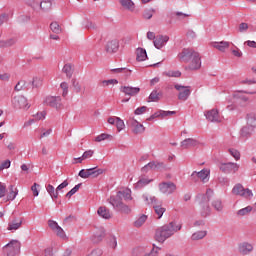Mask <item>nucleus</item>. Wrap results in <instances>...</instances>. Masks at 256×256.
Listing matches in <instances>:
<instances>
[{
    "mask_svg": "<svg viewBox=\"0 0 256 256\" xmlns=\"http://www.w3.org/2000/svg\"><path fill=\"white\" fill-rule=\"evenodd\" d=\"M183 226L177 222H170L156 229L154 239L158 243H165L169 237H173L174 233L181 231Z\"/></svg>",
    "mask_w": 256,
    "mask_h": 256,
    "instance_id": "1",
    "label": "nucleus"
},
{
    "mask_svg": "<svg viewBox=\"0 0 256 256\" xmlns=\"http://www.w3.org/2000/svg\"><path fill=\"white\" fill-rule=\"evenodd\" d=\"M256 129V113L250 112L246 115V125L241 129L242 137H251Z\"/></svg>",
    "mask_w": 256,
    "mask_h": 256,
    "instance_id": "2",
    "label": "nucleus"
},
{
    "mask_svg": "<svg viewBox=\"0 0 256 256\" xmlns=\"http://www.w3.org/2000/svg\"><path fill=\"white\" fill-rule=\"evenodd\" d=\"M4 251L8 256H15L21 251V242L18 240H12L4 246Z\"/></svg>",
    "mask_w": 256,
    "mask_h": 256,
    "instance_id": "3",
    "label": "nucleus"
},
{
    "mask_svg": "<svg viewBox=\"0 0 256 256\" xmlns=\"http://www.w3.org/2000/svg\"><path fill=\"white\" fill-rule=\"evenodd\" d=\"M233 195H239L240 197H244V199H251L253 197V191L249 188H244L243 185L237 184L232 189Z\"/></svg>",
    "mask_w": 256,
    "mask_h": 256,
    "instance_id": "4",
    "label": "nucleus"
},
{
    "mask_svg": "<svg viewBox=\"0 0 256 256\" xmlns=\"http://www.w3.org/2000/svg\"><path fill=\"white\" fill-rule=\"evenodd\" d=\"M197 51L191 49V48H184L179 54L178 59L181 61V63H189L191 59L194 57V55H197Z\"/></svg>",
    "mask_w": 256,
    "mask_h": 256,
    "instance_id": "5",
    "label": "nucleus"
},
{
    "mask_svg": "<svg viewBox=\"0 0 256 256\" xmlns=\"http://www.w3.org/2000/svg\"><path fill=\"white\" fill-rule=\"evenodd\" d=\"M79 177L82 179H89V177L96 178L98 175H103V169L89 168V169H82L79 172Z\"/></svg>",
    "mask_w": 256,
    "mask_h": 256,
    "instance_id": "6",
    "label": "nucleus"
},
{
    "mask_svg": "<svg viewBox=\"0 0 256 256\" xmlns=\"http://www.w3.org/2000/svg\"><path fill=\"white\" fill-rule=\"evenodd\" d=\"M128 125L131 128L132 133H134L135 135L145 133V126H143L141 122L135 120V118H130L128 121Z\"/></svg>",
    "mask_w": 256,
    "mask_h": 256,
    "instance_id": "7",
    "label": "nucleus"
},
{
    "mask_svg": "<svg viewBox=\"0 0 256 256\" xmlns=\"http://www.w3.org/2000/svg\"><path fill=\"white\" fill-rule=\"evenodd\" d=\"M159 190L164 195H171L177 191V185L173 182H162L159 184Z\"/></svg>",
    "mask_w": 256,
    "mask_h": 256,
    "instance_id": "8",
    "label": "nucleus"
},
{
    "mask_svg": "<svg viewBox=\"0 0 256 256\" xmlns=\"http://www.w3.org/2000/svg\"><path fill=\"white\" fill-rule=\"evenodd\" d=\"M52 1L53 0H42L39 4V2H31V7L32 9H34V11H39V9L41 11H49V9H51V5H52Z\"/></svg>",
    "mask_w": 256,
    "mask_h": 256,
    "instance_id": "9",
    "label": "nucleus"
},
{
    "mask_svg": "<svg viewBox=\"0 0 256 256\" xmlns=\"http://www.w3.org/2000/svg\"><path fill=\"white\" fill-rule=\"evenodd\" d=\"M174 88L179 91L178 99L180 101H187L189 99V95H191V89L189 86H181L179 84H176Z\"/></svg>",
    "mask_w": 256,
    "mask_h": 256,
    "instance_id": "10",
    "label": "nucleus"
},
{
    "mask_svg": "<svg viewBox=\"0 0 256 256\" xmlns=\"http://www.w3.org/2000/svg\"><path fill=\"white\" fill-rule=\"evenodd\" d=\"M13 105L16 107V109H23L24 111H27L29 107V103L27 102V98L25 96H15L13 99Z\"/></svg>",
    "mask_w": 256,
    "mask_h": 256,
    "instance_id": "11",
    "label": "nucleus"
},
{
    "mask_svg": "<svg viewBox=\"0 0 256 256\" xmlns=\"http://www.w3.org/2000/svg\"><path fill=\"white\" fill-rule=\"evenodd\" d=\"M186 63H188V69L190 71H197L198 69H201V55L199 52L194 54V57Z\"/></svg>",
    "mask_w": 256,
    "mask_h": 256,
    "instance_id": "12",
    "label": "nucleus"
},
{
    "mask_svg": "<svg viewBox=\"0 0 256 256\" xmlns=\"http://www.w3.org/2000/svg\"><path fill=\"white\" fill-rule=\"evenodd\" d=\"M120 91L128 97H136V95H139V93H141V88L133 86H122L120 88Z\"/></svg>",
    "mask_w": 256,
    "mask_h": 256,
    "instance_id": "13",
    "label": "nucleus"
},
{
    "mask_svg": "<svg viewBox=\"0 0 256 256\" xmlns=\"http://www.w3.org/2000/svg\"><path fill=\"white\" fill-rule=\"evenodd\" d=\"M206 119L211 121V123H221V121H223V117L219 115V110L217 109L209 110L206 113Z\"/></svg>",
    "mask_w": 256,
    "mask_h": 256,
    "instance_id": "14",
    "label": "nucleus"
},
{
    "mask_svg": "<svg viewBox=\"0 0 256 256\" xmlns=\"http://www.w3.org/2000/svg\"><path fill=\"white\" fill-rule=\"evenodd\" d=\"M220 169L223 173H237L239 171V164L233 162L224 163L221 164Z\"/></svg>",
    "mask_w": 256,
    "mask_h": 256,
    "instance_id": "15",
    "label": "nucleus"
},
{
    "mask_svg": "<svg viewBox=\"0 0 256 256\" xmlns=\"http://www.w3.org/2000/svg\"><path fill=\"white\" fill-rule=\"evenodd\" d=\"M60 103H61L60 97L47 96L44 99V105H48L49 107H54L55 109L59 108Z\"/></svg>",
    "mask_w": 256,
    "mask_h": 256,
    "instance_id": "16",
    "label": "nucleus"
},
{
    "mask_svg": "<svg viewBox=\"0 0 256 256\" xmlns=\"http://www.w3.org/2000/svg\"><path fill=\"white\" fill-rule=\"evenodd\" d=\"M169 41V36L167 35H158L156 36L155 40L153 41L154 47L156 49H163L165 47V44Z\"/></svg>",
    "mask_w": 256,
    "mask_h": 256,
    "instance_id": "17",
    "label": "nucleus"
},
{
    "mask_svg": "<svg viewBox=\"0 0 256 256\" xmlns=\"http://www.w3.org/2000/svg\"><path fill=\"white\" fill-rule=\"evenodd\" d=\"M22 225H23L22 218H14L8 223L7 230L12 232L17 231L18 229H21Z\"/></svg>",
    "mask_w": 256,
    "mask_h": 256,
    "instance_id": "18",
    "label": "nucleus"
},
{
    "mask_svg": "<svg viewBox=\"0 0 256 256\" xmlns=\"http://www.w3.org/2000/svg\"><path fill=\"white\" fill-rule=\"evenodd\" d=\"M210 173L211 172L209 170L203 169L200 172L194 171L192 173V177H198V179H200L202 183H207V181H209Z\"/></svg>",
    "mask_w": 256,
    "mask_h": 256,
    "instance_id": "19",
    "label": "nucleus"
},
{
    "mask_svg": "<svg viewBox=\"0 0 256 256\" xmlns=\"http://www.w3.org/2000/svg\"><path fill=\"white\" fill-rule=\"evenodd\" d=\"M97 215L101 217V219L109 220L113 217V213L106 206H100L97 210Z\"/></svg>",
    "mask_w": 256,
    "mask_h": 256,
    "instance_id": "20",
    "label": "nucleus"
},
{
    "mask_svg": "<svg viewBox=\"0 0 256 256\" xmlns=\"http://www.w3.org/2000/svg\"><path fill=\"white\" fill-rule=\"evenodd\" d=\"M109 203L114 207V209H119L124 203L123 198L119 195V192L115 196L110 197Z\"/></svg>",
    "mask_w": 256,
    "mask_h": 256,
    "instance_id": "21",
    "label": "nucleus"
},
{
    "mask_svg": "<svg viewBox=\"0 0 256 256\" xmlns=\"http://www.w3.org/2000/svg\"><path fill=\"white\" fill-rule=\"evenodd\" d=\"M106 51L107 53H117L119 51V40L113 39L108 41Z\"/></svg>",
    "mask_w": 256,
    "mask_h": 256,
    "instance_id": "22",
    "label": "nucleus"
},
{
    "mask_svg": "<svg viewBox=\"0 0 256 256\" xmlns=\"http://www.w3.org/2000/svg\"><path fill=\"white\" fill-rule=\"evenodd\" d=\"M19 195V189L15 185L8 187V193L6 195V201H15V198Z\"/></svg>",
    "mask_w": 256,
    "mask_h": 256,
    "instance_id": "23",
    "label": "nucleus"
},
{
    "mask_svg": "<svg viewBox=\"0 0 256 256\" xmlns=\"http://www.w3.org/2000/svg\"><path fill=\"white\" fill-rule=\"evenodd\" d=\"M238 249L240 253H242L243 255H249V253L253 252L254 248H253V244L249 242H243L239 244Z\"/></svg>",
    "mask_w": 256,
    "mask_h": 256,
    "instance_id": "24",
    "label": "nucleus"
},
{
    "mask_svg": "<svg viewBox=\"0 0 256 256\" xmlns=\"http://www.w3.org/2000/svg\"><path fill=\"white\" fill-rule=\"evenodd\" d=\"M243 93H248V95H255L256 94V92L235 91L232 94V97L234 99H240V101H243V103H247L249 101V97L243 95Z\"/></svg>",
    "mask_w": 256,
    "mask_h": 256,
    "instance_id": "25",
    "label": "nucleus"
},
{
    "mask_svg": "<svg viewBox=\"0 0 256 256\" xmlns=\"http://www.w3.org/2000/svg\"><path fill=\"white\" fill-rule=\"evenodd\" d=\"M211 47H213L214 49H217L218 51H221V53H225V50L229 49V42L227 41L212 42Z\"/></svg>",
    "mask_w": 256,
    "mask_h": 256,
    "instance_id": "26",
    "label": "nucleus"
},
{
    "mask_svg": "<svg viewBox=\"0 0 256 256\" xmlns=\"http://www.w3.org/2000/svg\"><path fill=\"white\" fill-rule=\"evenodd\" d=\"M161 97H163V94L157 90H154L149 95L147 103H157V101H160Z\"/></svg>",
    "mask_w": 256,
    "mask_h": 256,
    "instance_id": "27",
    "label": "nucleus"
},
{
    "mask_svg": "<svg viewBox=\"0 0 256 256\" xmlns=\"http://www.w3.org/2000/svg\"><path fill=\"white\" fill-rule=\"evenodd\" d=\"M149 183H153V179L149 178V177H141L136 185L135 188L136 189H143V187H146V185H149Z\"/></svg>",
    "mask_w": 256,
    "mask_h": 256,
    "instance_id": "28",
    "label": "nucleus"
},
{
    "mask_svg": "<svg viewBox=\"0 0 256 256\" xmlns=\"http://www.w3.org/2000/svg\"><path fill=\"white\" fill-rule=\"evenodd\" d=\"M160 167H163V164L161 163H156V162H150L148 163L147 165H145L143 168H142V171L144 173H147V171H153L155 169H160Z\"/></svg>",
    "mask_w": 256,
    "mask_h": 256,
    "instance_id": "29",
    "label": "nucleus"
},
{
    "mask_svg": "<svg viewBox=\"0 0 256 256\" xmlns=\"http://www.w3.org/2000/svg\"><path fill=\"white\" fill-rule=\"evenodd\" d=\"M120 5L127 11H135V3L131 0H119Z\"/></svg>",
    "mask_w": 256,
    "mask_h": 256,
    "instance_id": "30",
    "label": "nucleus"
},
{
    "mask_svg": "<svg viewBox=\"0 0 256 256\" xmlns=\"http://www.w3.org/2000/svg\"><path fill=\"white\" fill-rule=\"evenodd\" d=\"M197 145H199V142H197V140L193 138H188L181 142V147H183L184 149H187L189 147H197Z\"/></svg>",
    "mask_w": 256,
    "mask_h": 256,
    "instance_id": "31",
    "label": "nucleus"
},
{
    "mask_svg": "<svg viewBox=\"0 0 256 256\" xmlns=\"http://www.w3.org/2000/svg\"><path fill=\"white\" fill-rule=\"evenodd\" d=\"M253 212V206H246L240 210L237 211L236 215L238 217H246V215H251V213Z\"/></svg>",
    "mask_w": 256,
    "mask_h": 256,
    "instance_id": "32",
    "label": "nucleus"
},
{
    "mask_svg": "<svg viewBox=\"0 0 256 256\" xmlns=\"http://www.w3.org/2000/svg\"><path fill=\"white\" fill-rule=\"evenodd\" d=\"M147 221V215L142 214L140 217H138L134 222H133V227L136 229H140L142 225H145Z\"/></svg>",
    "mask_w": 256,
    "mask_h": 256,
    "instance_id": "33",
    "label": "nucleus"
},
{
    "mask_svg": "<svg viewBox=\"0 0 256 256\" xmlns=\"http://www.w3.org/2000/svg\"><path fill=\"white\" fill-rule=\"evenodd\" d=\"M153 209H154L158 219H161L163 217V214L165 213V211H167V209H165V207H163V205L157 204V203H155L153 205Z\"/></svg>",
    "mask_w": 256,
    "mask_h": 256,
    "instance_id": "34",
    "label": "nucleus"
},
{
    "mask_svg": "<svg viewBox=\"0 0 256 256\" xmlns=\"http://www.w3.org/2000/svg\"><path fill=\"white\" fill-rule=\"evenodd\" d=\"M147 59V51L143 48L136 49V60L137 61H146Z\"/></svg>",
    "mask_w": 256,
    "mask_h": 256,
    "instance_id": "35",
    "label": "nucleus"
},
{
    "mask_svg": "<svg viewBox=\"0 0 256 256\" xmlns=\"http://www.w3.org/2000/svg\"><path fill=\"white\" fill-rule=\"evenodd\" d=\"M124 201H133V196H131V189H124L118 192Z\"/></svg>",
    "mask_w": 256,
    "mask_h": 256,
    "instance_id": "36",
    "label": "nucleus"
},
{
    "mask_svg": "<svg viewBox=\"0 0 256 256\" xmlns=\"http://www.w3.org/2000/svg\"><path fill=\"white\" fill-rule=\"evenodd\" d=\"M46 190L52 199H57L59 197V192H58L57 188L55 189V187L53 185L48 184L46 187Z\"/></svg>",
    "mask_w": 256,
    "mask_h": 256,
    "instance_id": "37",
    "label": "nucleus"
},
{
    "mask_svg": "<svg viewBox=\"0 0 256 256\" xmlns=\"http://www.w3.org/2000/svg\"><path fill=\"white\" fill-rule=\"evenodd\" d=\"M207 236V231L202 230V231H197L192 234L191 239L192 241H199V239H204V237Z\"/></svg>",
    "mask_w": 256,
    "mask_h": 256,
    "instance_id": "38",
    "label": "nucleus"
},
{
    "mask_svg": "<svg viewBox=\"0 0 256 256\" xmlns=\"http://www.w3.org/2000/svg\"><path fill=\"white\" fill-rule=\"evenodd\" d=\"M32 87L39 89V87H43V77L35 76L32 80Z\"/></svg>",
    "mask_w": 256,
    "mask_h": 256,
    "instance_id": "39",
    "label": "nucleus"
},
{
    "mask_svg": "<svg viewBox=\"0 0 256 256\" xmlns=\"http://www.w3.org/2000/svg\"><path fill=\"white\" fill-rule=\"evenodd\" d=\"M143 199L146 205H155L157 203V198H155V196H149L148 194H144Z\"/></svg>",
    "mask_w": 256,
    "mask_h": 256,
    "instance_id": "40",
    "label": "nucleus"
},
{
    "mask_svg": "<svg viewBox=\"0 0 256 256\" xmlns=\"http://www.w3.org/2000/svg\"><path fill=\"white\" fill-rule=\"evenodd\" d=\"M119 81L117 79L103 80L100 82L101 87H113V85H117Z\"/></svg>",
    "mask_w": 256,
    "mask_h": 256,
    "instance_id": "41",
    "label": "nucleus"
},
{
    "mask_svg": "<svg viewBox=\"0 0 256 256\" xmlns=\"http://www.w3.org/2000/svg\"><path fill=\"white\" fill-rule=\"evenodd\" d=\"M107 139H113V136L110 134L102 133L95 137L96 143H101V141H107Z\"/></svg>",
    "mask_w": 256,
    "mask_h": 256,
    "instance_id": "42",
    "label": "nucleus"
},
{
    "mask_svg": "<svg viewBox=\"0 0 256 256\" xmlns=\"http://www.w3.org/2000/svg\"><path fill=\"white\" fill-rule=\"evenodd\" d=\"M15 43H17V38H10L8 40L1 42L0 47H13Z\"/></svg>",
    "mask_w": 256,
    "mask_h": 256,
    "instance_id": "43",
    "label": "nucleus"
},
{
    "mask_svg": "<svg viewBox=\"0 0 256 256\" xmlns=\"http://www.w3.org/2000/svg\"><path fill=\"white\" fill-rule=\"evenodd\" d=\"M50 29L53 33H55L56 35H59V33H61L62 29L61 26L59 25L58 22H52L50 24Z\"/></svg>",
    "mask_w": 256,
    "mask_h": 256,
    "instance_id": "44",
    "label": "nucleus"
},
{
    "mask_svg": "<svg viewBox=\"0 0 256 256\" xmlns=\"http://www.w3.org/2000/svg\"><path fill=\"white\" fill-rule=\"evenodd\" d=\"M62 71L67 77L70 78L71 75H73V66L71 64H65Z\"/></svg>",
    "mask_w": 256,
    "mask_h": 256,
    "instance_id": "45",
    "label": "nucleus"
},
{
    "mask_svg": "<svg viewBox=\"0 0 256 256\" xmlns=\"http://www.w3.org/2000/svg\"><path fill=\"white\" fill-rule=\"evenodd\" d=\"M72 87L75 93H81L83 91V86L77 80H72Z\"/></svg>",
    "mask_w": 256,
    "mask_h": 256,
    "instance_id": "46",
    "label": "nucleus"
},
{
    "mask_svg": "<svg viewBox=\"0 0 256 256\" xmlns=\"http://www.w3.org/2000/svg\"><path fill=\"white\" fill-rule=\"evenodd\" d=\"M165 77H181V73L177 70H168L163 73Z\"/></svg>",
    "mask_w": 256,
    "mask_h": 256,
    "instance_id": "47",
    "label": "nucleus"
},
{
    "mask_svg": "<svg viewBox=\"0 0 256 256\" xmlns=\"http://www.w3.org/2000/svg\"><path fill=\"white\" fill-rule=\"evenodd\" d=\"M54 233L57 235V237H60V239H67V234H65V231L61 226H58L56 230H54Z\"/></svg>",
    "mask_w": 256,
    "mask_h": 256,
    "instance_id": "48",
    "label": "nucleus"
},
{
    "mask_svg": "<svg viewBox=\"0 0 256 256\" xmlns=\"http://www.w3.org/2000/svg\"><path fill=\"white\" fill-rule=\"evenodd\" d=\"M60 89H62V96L67 97L69 94V84L67 82H62L60 84Z\"/></svg>",
    "mask_w": 256,
    "mask_h": 256,
    "instance_id": "49",
    "label": "nucleus"
},
{
    "mask_svg": "<svg viewBox=\"0 0 256 256\" xmlns=\"http://www.w3.org/2000/svg\"><path fill=\"white\" fill-rule=\"evenodd\" d=\"M118 211H120V213H124L125 215H129V213H131L132 210L129 207V205L124 203L118 208Z\"/></svg>",
    "mask_w": 256,
    "mask_h": 256,
    "instance_id": "50",
    "label": "nucleus"
},
{
    "mask_svg": "<svg viewBox=\"0 0 256 256\" xmlns=\"http://www.w3.org/2000/svg\"><path fill=\"white\" fill-rule=\"evenodd\" d=\"M212 206L216 211H223V203L219 199L214 200Z\"/></svg>",
    "mask_w": 256,
    "mask_h": 256,
    "instance_id": "51",
    "label": "nucleus"
},
{
    "mask_svg": "<svg viewBox=\"0 0 256 256\" xmlns=\"http://www.w3.org/2000/svg\"><path fill=\"white\" fill-rule=\"evenodd\" d=\"M160 252H161V248L157 246H153L151 251L149 253H146L144 256H159Z\"/></svg>",
    "mask_w": 256,
    "mask_h": 256,
    "instance_id": "52",
    "label": "nucleus"
},
{
    "mask_svg": "<svg viewBox=\"0 0 256 256\" xmlns=\"http://www.w3.org/2000/svg\"><path fill=\"white\" fill-rule=\"evenodd\" d=\"M108 245L111 249H117V237L110 236Z\"/></svg>",
    "mask_w": 256,
    "mask_h": 256,
    "instance_id": "53",
    "label": "nucleus"
},
{
    "mask_svg": "<svg viewBox=\"0 0 256 256\" xmlns=\"http://www.w3.org/2000/svg\"><path fill=\"white\" fill-rule=\"evenodd\" d=\"M116 128L118 133H121V131L125 129V122L121 118H118V120L116 121Z\"/></svg>",
    "mask_w": 256,
    "mask_h": 256,
    "instance_id": "54",
    "label": "nucleus"
},
{
    "mask_svg": "<svg viewBox=\"0 0 256 256\" xmlns=\"http://www.w3.org/2000/svg\"><path fill=\"white\" fill-rule=\"evenodd\" d=\"M248 30H249V24L245 22H242L239 24L238 26L239 33H247Z\"/></svg>",
    "mask_w": 256,
    "mask_h": 256,
    "instance_id": "55",
    "label": "nucleus"
},
{
    "mask_svg": "<svg viewBox=\"0 0 256 256\" xmlns=\"http://www.w3.org/2000/svg\"><path fill=\"white\" fill-rule=\"evenodd\" d=\"M81 188V184H78L75 186V188H72L67 194L66 197L68 199H71V197H73V195H75V193H77V191H79V189Z\"/></svg>",
    "mask_w": 256,
    "mask_h": 256,
    "instance_id": "56",
    "label": "nucleus"
},
{
    "mask_svg": "<svg viewBox=\"0 0 256 256\" xmlns=\"http://www.w3.org/2000/svg\"><path fill=\"white\" fill-rule=\"evenodd\" d=\"M229 153L230 155H232V157H234L236 161H239L241 159V153H239L238 150L231 148L229 149Z\"/></svg>",
    "mask_w": 256,
    "mask_h": 256,
    "instance_id": "57",
    "label": "nucleus"
},
{
    "mask_svg": "<svg viewBox=\"0 0 256 256\" xmlns=\"http://www.w3.org/2000/svg\"><path fill=\"white\" fill-rule=\"evenodd\" d=\"M7 195V185L0 182V199H3Z\"/></svg>",
    "mask_w": 256,
    "mask_h": 256,
    "instance_id": "58",
    "label": "nucleus"
},
{
    "mask_svg": "<svg viewBox=\"0 0 256 256\" xmlns=\"http://www.w3.org/2000/svg\"><path fill=\"white\" fill-rule=\"evenodd\" d=\"M11 167V160H4L0 163V172Z\"/></svg>",
    "mask_w": 256,
    "mask_h": 256,
    "instance_id": "59",
    "label": "nucleus"
},
{
    "mask_svg": "<svg viewBox=\"0 0 256 256\" xmlns=\"http://www.w3.org/2000/svg\"><path fill=\"white\" fill-rule=\"evenodd\" d=\"M39 187H40V185L37 184V183H34V184L31 186V191H32L34 197H39Z\"/></svg>",
    "mask_w": 256,
    "mask_h": 256,
    "instance_id": "60",
    "label": "nucleus"
},
{
    "mask_svg": "<svg viewBox=\"0 0 256 256\" xmlns=\"http://www.w3.org/2000/svg\"><path fill=\"white\" fill-rule=\"evenodd\" d=\"M84 29H97V24H95L93 21H86L84 24Z\"/></svg>",
    "mask_w": 256,
    "mask_h": 256,
    "instance_id": "61",
    "label": "nucleus"
},
{
    "mask_svg": "<svg viewBox=\"0 0 256 256\" xmlns=\"http://www.w3.org/2000/svg\"><path fill=\"white\" fill-rule=\"evenodd\" d=\"M95 154V151L93 150H87L82 154V159H91V157H93V155Z\"/></svg>",
    "mask_w": 256,
    "mask_h": 256,
    "instance_id": "62",
    "label": "nucleus"
},
{
    "mask_svg": "<svg viewBox=\"0 0 256 256\" xmlns=\"http://www.w3.org/2000/svg\"><path fill=\"white\" fill-rule=\"evenodd\" d=\"M48 225H49L50 229H52L53 232H55L60 227L59 224L53 220H49Z\"/></svg>",
    "mask_w": 256,
    "mask_h": 256,
    "instance_id": "63",
    "label": "nucleus"
},
{
    "mask_svg": "<svg viewBox=\"0 0 256 256\" xmlns=\"http://www.w3.org/2000/svg\"><path fill=\"white\" fill-rule=\"evenodd\" d=\"M44 255L45 256H53L55 255V252L53 250V247H48L44 250Z\"/></svg>",
    "mask_w": 256,
    "mask_h": 256,
    "instance_id": "64",
    "label": "nucleus"
}]
</instances>
